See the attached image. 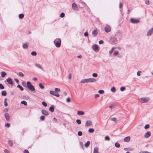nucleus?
I'll return each mask as SVG.
<instances>
[{
	"label": "nucleus",
	"mask_w": 153,
	"mask_h": 153,
	"mask_svg": "<svg viewBox=\"0 0 153 153\" xmlns=\"http://www.w3.org/2000/svg\"><path fill=\"white\" fill-rule=\"evenodd\" d=\"M27 85L28 88L30 90L33 91H35L34 87L33 85L31 82L29 81H28L27 82Z\"/></svg>",
	"instance_id": "1"
},
{
	"label": "nucleus",
	"mask_w": 153,
	"mask_h": 153,
	"mask_svg": "<svg viewBox=\"0 0 153 153\" xmlns=\"http://www.w3.org/2000/svg\"><path fill=\"white\" fill-rule=\"evenodd\" d=\"M61 40L59 39H56L54 41V43L56 47H59L61 46Z\"/></svg>",
	"instance_id": "2"
},
{
	"label": "nucleus",
	"mask_w": 153,
	"mask_h": 153,
	"mask_svg": "<svg viewBox=\"0 0 153 153\" xmlns=\"http://www.w3.org/2000/svg\"><path fill=\"white\" fill-rule=\"evenodd\" d=\"M150 100L149 97H143L140 98L139 100L140 102L142 103H146L149 102Z\"/></svg>",
	"instance_id": "3"
},
{
	"label": "nucleus",
	"mask_w": 153,
	"mask_h": 153,
	"mask_svg": "<svg viewBox=\"0 0 153 153\" xmlns=\"http://www.w3.org/2000/svg\"><path fill=\"white\" fill-rule=\"evenodd\" d=\"M110 40L112 43L114 44H117V38L114 36H111L110 38Z\"/></svg>",
	"instance_id": "4"
},
{
	"label": "nucleus",
	"mask_w": 153,
	"mask_h": 153,
	"mask_svg": "<svg viewBox=\"0 0 153 153\" xmlns=\"http://www.w3.org/2000/svg\"><path fill=\"white\" fill-rule=\"evenodd\" d=\"M6 81L8 82V83L9 84L12 85H13V80L10 77H8L7 78L5 81V82H6Z\"/></svg>",
	"instance_id": "5"
},
{
	"label": "nucleus",
	"mask_w": 153,
	"mask_h": 153,
	"mask_svg": "<svg viewBox=\"0 0 153 153\" xmlns=\"http://www.w3.org/2000/svg\"><path fill=\"white\" fill-rule=\"evenodd\" d=\"M130 21L131 23L133 24H136L140 22V21L139 20L133 18L131 19Z\"/></svg>",
	"instance_id": "6"
},
{
	"label": "nucleus",
	"mask_w": 153,
	"mask_h": 153,
	"mask_svg": "<svg viewBox=\"0 0 153 153\" xmlns=\"http://www.w3.org/2000/svg\"><path fill=\"white\" fill-rule=\"evenodd\" d=\"M105 31L106 33H108L111 31V28L110 26L108 25H106L104 28Z\"/></svg>",
	"instance_id": "7"
},
{
	"label": "nucleus",
	"mask_w": 153,
	"mask_h": 153,
	"mask_svg": "<svg viewBox=\"0 0 153 153\" xmlns=\"http://www.w3.org/2000/svg\"><path fill=\"white\" fill-rule=\"evenodd\" d=\"M92 48L93 50L95 51H98L99 49V48L98 45L97 44H94V45L93 46H92Z\"/></svg>",
	"instance_id": "8"
},
{
	"label": "nucleus",
	"mask_w": 153,
	"mask_h": 153,
	"mask_svg": "<svg viewBox=\"0 0 153 153\" xmlns=\"http://www.w3.org/2000/svg\"><path fill=\"white\" fill-rule=\"evenodd\" d=\"M72 7L73 10H78L79 9L77 5L75 3H73L72 4Z\"/></svg>",
	"instance_id": "9"
},
{
	"label": "nucleus",
	"mask_w": 153,
	"mask_h": 153,
	"mask_svg": "<svg viewBox=\"0 0 153 153\" xmlns=\"http://www.w3.org/2000/svg\"><path fill=\"white\" fill-rule=\"evenodd\" d=\"M88 82H94L96 81V79L94 78L87 79Z\"/></svg>",
	"instance_id": "10"
},
{
	"label": "nucleus",
	"mask_w": 153,
	"mask_h": 153,
	"mask_svg": "<svg viewBox=\"0 0 153 153\" xmlns=\"http://www.w3.org/2000/svg\"><path fill=\"white\" fill-rule=\"evenodd\" d=\"M153 33V27L150 29L147 33V36H151Z\"/></svg>",
	"instance_id": "11"
},
{
	"label": "nucleus",
	"mask_w": 153,
	"mask_h": 153,
	"mask_svg": "<svg viewBox=\"0 0 153 153\" xmlns=\"http://www.w3.org/2000/svg\"><path fill=\"white\" fill-rule=\"evenodd\" d=\"M5 118L6 120L8 121L10 120V116L9 114L8 113H6L5 114Z\"/></svg>",
	"instance_id": "12"
},
{
	"label": "nucleus",
	"mask_w": 153,
	"mask_h": 153,
	"mask_svg": "<svg viewBox=\"0 0 153 153\" xmlns=\"http://www.w3.org/2000/svg\"><path fill=\"white\" fill-rule=\"evenodd\" d=\"M151 134V132L149 131H148L145 134L144 137L145 138H148L150 136Z\"/></svg>",
	"instance_id": "13"
},
{
	"label": "nucleus",
	"mask_w": 153,
	"mask_h": 153,
	"mask_svg": "<svg viewBox=\"0 0 153 153\" xmlns=\"http://www.w3.org/2000/svg\"><path fill=\"white\" fill-rule=\"evenodd\" d=\"M34 65L37 68L41 69L42 70H43V67L40 64H38L37 63H36L34 64Z\"/></svg>",
	"instance_id": "14"
},
{
	"label": "nucleus",
	"mask_w": 153,
	"mask_h": 153,
	"mask_svg": "<svg viewBox=\"0 0 153 153\" xmlns=\"http://www.w3.org/2000/svg\"><path fill=\"white\" fill-rule=\"evenodd\" d=\"M42 113L44 115L47 116L48 115V112L45 110H42L41 111Z\"/></svg>",
	"instance_id": "15"
},
{
	"label": "nucleus",
	"mask_w": 153,
	"mask_h": 153,
	"mask_svg": "<svg viewBox=\"0 0 153 153\" xmlns=\"http://www.w3.org/2000/svg\"><path fill=\"white\" fill-rule=\"evenodd\" d=\"M130 140V136H128L125 137L124 139V141L125 142H128Z\"/></svg>",
	"instance_id": "16"
},
{
	"label": "nucleus",
	"mask_w": 153,
	"mask_h": 153,
	"mask_svg": "<svg viewBox=\"0 0 153 153\" xmlns=\"http://www.w3.org/2000/svg\"><path fill=\"white\" fill-rule=\"evenodd\" d=\"M98 33V31L97 30H94L92 33V35L94 36H96Z\"/></svg>",
	"instance_id": "17"
},
{
	"label": "nucleus",
	"mask_w": 153,
	"mask_h": 153,
	"mask_svg": "<svg viewBox=\"0 0 153 153\" xmlns=\"http://www.w3.org/2000/svg\"><path fill=\"white\" fill-rule=\"evenodd\" d=\"M54 108L55 107L53 105H51V106L49 108V111L52 112H53L54 111Z\"/></svg>",
	"instance_id": "18"
},
{
	"label": "nucleus",
	"mask_w": 153,
	"mask_h": 153,
	"mask_svg": "<svg viewBox=\"0 0 153 153\" xmlns=\"http://www.w3.org/2000/svg\"><path fill=\"white\" fill-rule=\"evenodd\" d=\"M84 112L82 111H79L77 112V114L79 115H83L84 114Z\"/></svg>",
	"instance_id": "19"
},
{
	"label": "nucleus",
	"mask_w": 153,
	"mask_h": 153,
	"mask_svg": "<svg viewBox=\"0 0 153 153\" xmlns=\"http://www.w3.org/2000/svg\"><path fill=\"white\" fill-rule=\"evenodd\" d=\"M86 125L87 126H90L92 125V123L91 121H87L85 123Z\"/></svg>",
	"instance_id": "20"
},
{
	"label": "nucleus",
	"mask_w": 153,
	"mask_h": 153,
	"mask_svg": "<svg viewBox=\"0 0 153 153\" xmlns=\"http://www.w3.org/2000/svg\"><path fill=\"white\" fill-rule=\"evenodd\" d=\"M98 150V147H95L93 153H100Z\"/></svg>",
	"instance_id": "21"
},
{
	"label": "nucleus",
	"mask_w": 153,
	"mask_h": 153,
	"mask_svg": "<svg viewBox=\"0 0 153 153\" xmlns=\"http://www.w3.org/2000/svg\"><path fill=\"white\" fill-rule=\"evenodd\" d=\"M90 141H87V142L85 144V147L86 148H87L88 147L90 144Z\"/></svg>",
	"instance_id": "22"
},
{
	"label": "nucleus",
	"mask_w": 153,
	"mask_h": 153,
	"mask_svg": "<svg viewBox=\"0 0 153 153\" xmlns=\"http://www.w3.org/2000/svg\"><path fill=\"white\" fill-rule=\"evenodd\" d=\"M81 83H86L88 82L87 79H82L80 82Z\"/></svg>",
	"instance_id": "23"
},
{
	"label": "nucleus",
	"mask_w": 153,
	"mask_h": 153,
	"mask_svg": "<svg viewBox=\"0 0 153 153\" xmlns=\"http://www.w3.org/2000/svg\"><path fill=\"white\" fill-rule=\"evenodd\" d=\"M8 143L10 145V146L12 147L13 146V143L12 140H9L8 141Z\"/></svg>",
	"instance_id": "24"
},
{
	"label": "nucleus",
	"mask_w": 153,
	"mask_h": 153,
	"mask_svg": "<svg viewBox=\"0 0 153 153\" xmlns=\"http://www.w3.org/2000/svg\"><path fill=\"white\" fill-rule=\"evenodd\" d=\"M7 94V92L5 91H3L1 92V95L2 96H5Z\"/></svg>",
	"instance_id": "25"
},
{
	"label": "nucleus",
	"mask_w": 153,
	"mask_h": 153,
	"mask_svg": "<svg viewBox=\"0 0 153 153\" xmlns=\"http://www.w3.org/2000/svg\"><path fill=\"white\" fill-rule=\"evenodd\" d=\"M22 47L24 49H27L28 47V45L26 43H25L23 45Z\"/></svg>",
	"instance_id": "26"
},
{
	"label": "nucleus",
	"mask_w": 153,
	"mask_h": 153,
	"mask_svg": "<svg viewBox=\"0 0 153 153\" xmlns=\"http://www.w3.org/2000/svg\"><path fill=\"white\" fill-rule=\"evenodd\" d=\"M1 76L2 77H4L6 75V73L4 71H2L1 72Z\"/></svg>",
	"instance_id": "27"
},
{
	"label": "nucleus",
	"mask_w": 153,
	"mask_h": 153,
	"mask_svg": "<svg viewBox=\"0 0 153 153\" xmlns=\"http://www.w3.org/2000/svg\"><path fill=\"white\" fill-rule=\"evenodd\" d=\"M24 15L23 14H19V17L20 19H22L24 17Z\"/></svg>",
	"instance_id": "28"
},
{
	"label": "nucleus",
	"mask_w": 153,
	"mask_h": 153,
	"mask_svg": "<svg viewBox=\"0 0 153 153\" xmlns=\"http://www.w3.org/2000/svg\"><path fill=\"white\" fill-rule=\"evenodd\" d=\"M17 74L19 76L23 77L24 76V74L22 72H20Z\"/></svg>",
	"instance_id": "29"
},
{
	"label": "nucleus",
	"mask_w": 153,
	"mask_h": 153,
	"mask_svg": "<svg viewBox=\"0 0 153 153\" xmlns=\"http://www.w3.org/2000/svg\"><path fill=\"white\" fill-rule=\"evenodd\" d=\"M17 87V88H19L20 90L21 91H23V90H24L22 86H21L20 85H18Z\"/></svg>",
	"instance_id": "30"
},
{
	"label": "nucleus",
	"mask_w": 153,
	"mask_h": 153,
	"mask_svg": "<svg viewBox=\"0 0 153 153\" xmlns=\"http://www.w3.org/2000/svg\"><path fill=\"white\" fill-rule=\"evenodd\" d=\"M115 146L117 148H119L120 147V145L118 143L116 142L115 143Z\"/></svg>",
	"instance_id": "31"
},
{
	"label": "nucleus",
	"mask_w": 153,
	"mask_h": 153,
	"mask_svg": "<svg viewBox=\"0 0 153 153\" xmlns=\"http://www.w3.org/2000/svg\"><path fill=\"white\" fill-rule=\"evenodd\" d=\"M21 103L25 105H27V102L25 100H23L21 101Z\"/></svg>",
	"instance_id": "32"
},
{
	"label": "nucleus",
	"mask_w": 153,
	"mask_h": 153,
	"mask_svg": "<svg viewBox=\"0 0 153 153\" xmlns=\"http://www.w3.org/2000/svg\"><path fill=\"white\" fill-rule=\"evenodd\" d=\"M50 94L52 95H54L55 93H56V92L55 91H50Z\"/></svg>",
	"instance_id": "33"
},
{
	"label": "nucleus",
	"mask_w": 153,
	"mask_h": 153,
	"mask_svg": "<svg viewBox=\"0 0 153 153\" xmlns=\"http://www.w3.org/2000/svg\"><path fill=\"white\" fill-rule=\"evenodd\" d=\"M94 131V129L92 128H90L88 129V132L90 133H93Z\"/></svg>",
	"instance_id": "34"
},
{
	"label": "nucleus",
	"mask_w": 153,
	"mask_h": 153,
	"mask_svg": "<svg viewBox=\"0 0 153 153\" xmlns=\"http://www.w3.org/2000/svg\"><path fill=\"white\" fill-rule=\"evenodd\" d=\"M111 91L113 92H114L116 91L115 88L113 87L111 89Z\"/></svg>",
	"instance_id": "35"
},
{
	"label": "nucleus",
	"mask_w": 153,
	"mask_h": 153,
	"mask_svg": "<svg viewBox=\"0 0 153 153\" xmlns=\"http://www.w3.org/2000/svg\"><path fill=\"white\" fill-rule=\"evenodd\" d=\"M111 120L116 122L117 121V118L115 117H112L111 118Z\"/></svg>",
	"instance_id": "36"
},
{
	"label": "nucleus",
	"mask_w": 153,
	"mask_h": 153,
	"mask_svg": "<svg viewBox=\"0 0 153 153\" xmlns=\"http://www.w3.org/2000/svg\"><path fill=\"white\" fill-rule=\"evenodd\" d=\"M39 86L42 89H43L44 88V86L41 83L39 84Z\"/></svg>",
	"instance_id": "37"
},
{
	"label": "nucleus",
	"mask_w": 153,
	"mask_h": 153,
	"mask_svg": "<svg viewBox=\"0 0 153 153\" xmlns=\"http://www.w3.org/2000/svg\"><path fill=\"white\" fill-rule=\"evenodd\" d=\"M115 48L113 47L111 49L110 51H109V53L110 54H111L112 53L113 51L114 50V49Z\"/></svg>",
	"instance_id": "38"
},
{
	"label": "nucleus",
	"mask_w": 153,
	"mask_h": 153,
	"mask_svg": "<svg viewBox=\"0 0 153 153\" xmlns=\"http://www.w3.org/2000/svg\"><path fill=\"white\" fill-rule=\"evenodd\" d=\"M7 99L6 98H5L4 100V105L5 106H7L8 105V104L7 102Z\"/></svg>",
	"instance_id": "39"
},
{
	"label": "nucleus",
	"mask_w": 153,
	"mask_h": 153,
	"mask_svg": "<svg viewBox=\"0 0 153 153\" xmlns=\"http://www.w3.org/2000/svg\"><path fill=\"white\" fill-rule=\"evenodd\" d=\"M104 91L103 90H99L98 91V93L100 94H103V93H104Z\"/></svg>",
	"instance_id": "40"
},
{
	"label": "nucleus",
	"mask_w": 153,
	"mask_h": 153,
	"mask_svg": "<svg viewBox=\"0 0 153 153\" xmlns=\"http://www.w3.org/2000/svg\"><path fill=\"white\" fill-rule=\"evenodd\" d=\"M105 140H106L109 141L110 140V139L109 137L108 136H106L105 137Z\"/></svg>",
	"instance_id": "41"
},
{
	"label": "nucleus",
	"mask_w": 153,
	"mask_h": 153,
	"mask_svg": "<svg viewBox=\"0 0 153 153\" xmlns=\"http://www.w3.org/2000/svg\"><path fill=\"white\" fill-rule=\"evenodd\" d=\"M31 55L32 56H36L37 55L35 51H32L31 53Z\"/></svg>",
	"instance_id": "42"
},
{
	"label": "nucleus",
	"mask_w": 153,
	"mask_h": 153,
	"mask_svg": "<svg viewBox=\"0 0 153 153\" xmlns=\"http://www.w3.org/2000/svg\"><path fill=\"white\" fill-rule=\"evenodd\" d=\"M139 153H151L149 152H148L147 151H140Z\"/></svg>",
	"instance_id": "43"
},
{
	"label": "nucleus",
	"mask_w": 153,
	"mask_h": 153,
	"mask_svg": "<svg viewBox=\"0 0 153 153\" xmlns=\"http://www.w3.org/2000/svg\"><path fill=\"white\" fill-rule=\"evenodd\" d=\"M78 135L79 136H81L82 134V132L81 131H79L78 132Z\"/></svg>",
	"instance_id": "44"
},
{
	"label": "nucleus",
	"mask_w": 153,
	"mask_h": 153,
	"mask_svg": "<svg viewBox=\"0 0 153 153\" xmlns=\"http://www.w3.org/2000/svg\"><path fill=\"white\" fill-rule=\"evenodd\" d=\"M126 88L124 87H122L120 88V90L122 91H124V90Z\"/></svg>",
	"instance_id": "45"
},
{
	"label": "nucleus",
	"mask_w": 153,
	"mask_h": 153,
	"mask_svg": "<svg viewBox=\"0 0 153 153\" xmlns=\"http://www.w3.org/2000/svg\"><path fill=\"white\" fill-rule=\"evenodd\" d=\"M65 16V13H62L60 14V17L61 18H63Z\"/></svg>",
	"instance_id": "46"
},
{
	"label": "nucleus",
	"mask_w": 153,
	"mask_h": 153,
	"mask_svg": "<svg viewBox=\"0 0 153 153\" xmlns=\"http://www.w3.org/2000/svg\"><path fill=\"white\" fill-rule=\"evenodd\" d=\"M40 119L41 120L43 121L45 119V117L43 116H42L40 117Z\"/></svg>",
	"instance_id": "47"
},
{
	"label": "nucleus",
	"mask_w": 153,
	"mask_h": 153,
	"mask_svg": "<svg viewBox=\"0 0 153 153\" xmlns=\"http://www.w3.org/2000/svg\"><path fill=\"white\" fill-rule=\"evenodd\" d=\"M4 88V87L3 86V85L1 83H0V89H3Z\"/></svg>",
	"instance_id": "48"
},
{
	"label": "nucleus",
	"mask_w": 153,
	"mask_h": 153,
	"mask_svg": "<svg viewBox=\"0 0 153 153\" xmlns=\"http://www.w3.org/2000/svg\"><path fill=\"white\" fill-rule=\"evenodd\" d=\"M92 76L94 77H96L98 75L97 73H94L92 74Z\"/></svg>",
	"instance_id": "49"
},
{
	"label": "nucleus",
	"mask_w": 153,
	"mask_h": 153,
	"mask_svg": "<svg viewBox=\"0 0 153 153\" xmlns=\"http://www.w3.org/2000/svg\"><path fill=\"white\" fill-rule=\"evenodd\" d=\"M76 122L78 124H80L81 123V121L79 119H77L76 120Z\"/></svg>",
	"instance_id": "50"
},
{
	"label": "nucleus",
	"mask_w": 153,
	"mask_h": 153,
	"mask_svg": "<svg viewBox=\"0 0 153 153\" xmlns=\"http://www.w3.org/2000/svg\"><path fill=\"white\" fill-rule=\"evenodd\" d=\"M42 104L45 107H46L47 105V104L45 102H42Z\"/></svg>",
	"instance_id": "51"
},
{
	"label": "nucleus",
	"mask_w": 153,
	"mask_h": 153,
	"mask_svg": "<svg viewBox=\"0 0 153 153\" xmlns=\"http://www.w3.org/2000/svg\"><path fill=\"white\" fill-rule=\"evenodd\" d=\"M149 127V124H146L144 127V128L145 129H147Z\"/></svg>",
	"instance_id": "52"
},
{
	"label": "nucleus",
	"mask_w": 153,
	"mask_h": 153,
	"mask_svg": "<svg viewBox=\"0 0 153 153\" xmlns=\"http://www.w3.org/2000/svg\"><path fill=\"white\" fill-rule=\"evenodd\" d=\"M71 99L70 97H68L66 99V102H71Z\"/></svg>",
	"instance_id": "53"
},
{
	"label": "nucleus",
	"mask_w": 153,
	"mask_h": 153,
	"mask_svg": "<svg viewBox=\"0 0 153 153\" xmlns=\"http://www.w3.org/2000/svg\"><path fill=\"white\" fill-rule=\"evenodd\" d=\"M118 51H115L114 52V55H117L118 54Z\"/></svg>",
	"instance_id": "54"
},
{
	"label": "nucleus",
	"mask_w": 153,
	"mask_h": 153,
	"mask_svg": "<svg viewBox=\"0 0 153 153\" xmlns=\"http://www.w3.org/2000/svg\"><path fill=\"white\" fill-rule=\"evenodd\" d=\"M5 126L9 128L10 126V124L9 123H7L5 124Z\"/></svg>",
	"instance_id": "55"
},
{
	"label": "nucleus",
	"mask_w": 153,
	"mask_h": 153,
	"mask_svg": "<svg viewBox=\"0 0 153 153\" xmlns=\"http://www.w3.org/2000/svg\"><path fill=\"white\" fill-rule=\"evenodd\" d=\"M55 92H56V91L59 92L60 91V89L59 88H56L55 89Z\"/></svg>",
	"instance_id": "56"
},
{
	"label": "nucleus",
	"mask_w": 153,
	"mask_h": 153,
	"mask_svg": "<svg viewBox=\"0 0 153 153\" xmlns=\"http://www.w3.org/2000/svg\"><path fill=\"white\" fill-rule=\"evenodd\" d=\"M88 33L87 32H85L84 33V36H88Z\"/></svg>",
	"instance_id": "57"
},
{
	"label": "nucleus",
	"mask_w": 153,
	"mask_h": 153,
	"mask_svg": "<svg viewBox=\"0 0 153 153\" xmlns=\"http://www.w3.org/2000/svg\"><path fill=\"white\" fill-rule=\"evenodd\" d=\"M141 73V71H138L137 73V75L138 76H140V73Z\"/></svg>",
	"instance_id": "58"
},
{
	"label": "nucleus",
	"mask_w": 153,
	"mask_h": 153,
	"mask_svg": "<svg viewBox=\"0 0 153 153\" xmlns=\"http://www.w3.org/2000/svg\"><path fill=\"white\" fill-rule=\"evenodd\" d=\"M72 75L71 74H70L68 75V79L70 80L71 78Z\"/></svg>",
	"instance_id": "59"
},
{
	"label": "nucleus",
	"mask_w": 153,
	"mask_h": 153,
	"mask_svg": "<svg viewBox=\"0 0 153 153\" xmlns=\"http://www.w3.org/2000/svg\"><path fill=\"white\" fill-rule=\"evenodd\" d=\"M54 96H55L57 97H58L59 96V95L58 93H55V95H54Z\"/></svg>",
	"instance_id": "60"
},
{
	"label": "nucleus",
	"mask_w": 153,
	"mask_h": 153,
	"mask_svg": "<svg viewBox=\"0 0 153 153\" xmlns=\"http://www.w3.org/2000/svg\"><path fill=\"white\" fill-rule=\"evenodd\" d=\"M149 1L148 0H147L145 1V3L146 4L149 5Z\"/></svg>",
	"instance_id": "61"
},
{
	"label": "nucleus",
	"mask_w": 153,
	"mask_h": 153,
	"mask_svg": "<svg viewBox=\"0 0 153 153\" xmlns=\"http://www.w3.org/2000/svg\"><path fill=\"white\" fill-rule=\"evenodd\" d=\"M4 152L5 153H9V151L7 149H5L4 150Z\"/></svg>",
	"instance_id": "62"
},
{
	"label": "nucleus",
	"mask_w": 153,
	"mask_h": 153,
	"mask_svg": "<svg viewBox=\"0 0 153 153\" xmlns=\"http://www.w3.org/2000/svg\"><path fill=\"white\" fill-rule=\"evenodd\" d=\"M24 153H29V152L27 150L25 149V150H24Z\"/></svg>",
	"instance_id": "63"
},
{
	"label": "nucleus",
	"mask_w": 153,
	"mask_h": 153,
	"mask_svg": "<svg viewBox=\"0 0 153 153\" xmlns=\"http://www.w3.org/2000/svg\"><path fill=\"white\" fill-rule=\"evenodd\" d=\"M123 6L122 3L120 2L119 4V8H121Z\"/></svg>",
	"instance_id": "64"
}]
</instances>
